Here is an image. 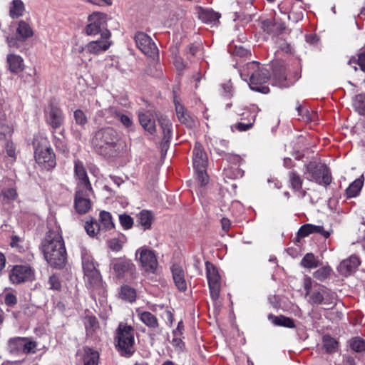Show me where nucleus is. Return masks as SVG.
<instances>
[{
  "instance_id": "49",
  "label": "nucleus",
  "mask_w": 365,
  "mask_h": 365,
  "mask_svg": "<svg viewBox=\"0 0 365 365\" xmlns=\"http://www.w3.org/2000/svg\"><path fill=\"white\" fill-rule=\"evenodd\" d=\"M350 346L356 352L365 351V341L359 338H354L350 342Z\"/></svg>"
},
{
  "instance_id": "10",
  "label": "nucleus",
  "mask_w": 365,
  "mask_h": 365,
  "mask_svg": "<svg viewBox=\"0 0 365 365\" xmlns=\"http://www.w3.org/2000/svg\"><path fill=\"white\" fill-rule=\"evenodd\" d=\"M206 272L210 296L212 299H218L220 290V277L216 267L210 262H206Z\"/></svg>"
},
{
  "instance_id": "42",
  "label": "nucleus",
  "mask_w": 365,
  "mask_h": 365,
  "mask_svg": "<svg viewBox=\"0 0 365 365\" xmlns=\"http://www.w3.org/2000/svg\"><path fill=\"white\" fill-rule=\"evenodd\" d=\"M274 78L276 79L279 86L287 87L288 86L286 83L287 76L283 68H275L274 69Z\"/></svg>"
},
{
  "instance_id": "26",
  "label": "nucleus",
  "mask_w": 365,
  "mask_h": 365,
  "mask_svg": "<svg viewBox=\"0 0 365 365\" xmlns=\"http://www.w3.org/2000/svg\"><path fill=\"white\" fill-rule=\"evenodd\" d=\"M247 114L250 118H249V122H239L235 125L232 126V130L235 128L240 132L247 131L252 128L254 123L255 121L257 114L254 112H251L250 110H245L242 113V116H245Z\"/></svg>"
},
{
  "instance_id": "19",
  "label": "nucleus",
  "mask_w": 365,
  "mask_h": 365,
  "mask_svg": "<svg viewBox=\"0 0 365 365\" xmlns=\"http://www.w3.org/2000/svg\"><path fill=\"white\" fill-rule=\"evenodd\" d=\"M208 163V158L204 151L202 145L196 143L193 150V167L194 169L206 168Z\"/></svg>"
},
{
  "instance_id": "4",
  "label": "nucleus",
  "mask_w": 365,
  "mask_h": 365,
  "mask_svg": "<svg viewBox=\"0 0 365 365\" xmlns=\"http://www.w3.org/2000/svg\"><path fill=\"white\" fill-rule=\"evenodd\" d=\"M119 137L116 130L113 128L106 127L96 133L92 143L97 152L107 155L116 146Z\"/></svg>"
},
{
  "instance_id": "61",
  "label": "nucleus",
  "mask_w": 365,
  "mask_h": 365,
  "mask_svg": "<svg viewBox=\"0 0 365 365\" xmlns=\"http://www.w3.org/2000/svg\"><path fill=\"white\" fill-rule=\"evenodd\" d=\"M108 243L110 249L114 252H119L122 249V244L117 239H112Z\"/></svg>"
},
{
  "instance_id": "63",
  "label": "nucleus",
  "mask_w": 365,
  "mask_h": 365,
  "mask_svg": "<svg viewBox=\"0 0 365 365\" xmlns=\"http://www.w3.org/2000/svg\"><path fill=\"white\" fill-rule=\"evenodd\" d=\"M313 232L319 233L322 235L325 238H328L330 236V232L329 231H326L324 230L322 226L319 225H313Z\"/></svg>"
},
{
  "instance_id": "23",
  "label": "nucleus",
  "mask_w": 365,
  "mask_h": 365,
  "mask_svg": "<svg viewBox=\"0 0 365 365\" xmlns=\"http://www.w3.org/2000/svg\"><path fill=\"white\" fill-rule=\"evenodd\" d=\"M139 319L150 329H157L159 326L158 319L155 315L149 312L136 311Z\"/></svg>"
},
{
  "instance_id": "27",
  "label": "nucleus",
  "mask_w": 365,
  "mask_h": 365,
  "mask_svg": "<svg viewBox=\"0 0 365 365\" xmlns=\"http://www.w3.org/2000/svg\"><path fill=\"white\" fill-rule=\"evenodd\" d=\"M99 353L91 348L83 349V365H98Z\"/></svg>"
},
{
  "instance_id": "38",
  "label": "nucleus",
  "mask_w": 365,
  "mask_h": 365,
  "mask_svg": "<svg viewBox=\"0 0 365 365\" xmlns=\"http://www.w3.org/2000/svg\"><path fill=\"white\" fill-rule=\"evenodd\" d=\"M353 106L358 113L365 115V95H356L353 100Z\"/></svg>"
},
{
  "instance_id": "29",
  "label": "nucleus",
  "mask_w": 365,
  "mask_h": 365,
  "mask_svg": "<svg viewBox=\"0 0 365 365\" xmlns=\"http://www.w3.org/2000/svg\"><path fill=\"white\" fill-rule=\"evenodd\" d=\"M24 10V4L21 0H13L9 9V16L12 19L19 18L23 16Z\"/></svg>"
},
{
  "instance_id": "2",
  "label": "nucleus",
  "mask_w": 365,
  "mask_h": 365,
  "mask_svg": "<svg viewBox=\"0 0 365 365\" xmlns=\"http://www.w3.org/2000/svg\"><path fill=\"white\" fill-rule=\"evenodd\" d=\"M303 287L306 296L309 297L308 302L312 305L324 304L330 309L335 304V294L324 286L314 282L310 277H305Z\"/></svg>"
},
{
  "instance_id": "43",
  "label": "nucleus",
  "mask_w": 365,
  "mask_h": 365,
  "mask_svg": "<svg viewBox=\"0 0 365 365\" xmlns=\"http://www.w3.org/2000/svg\"><path fill=\"white\" fill-rule=\"evenodd\" d=\"M324 348L327 353L336 351L337 348V341L329 336H325L323 339Z\"/></svg>"
},
{
  "instance_id": "15",
  "label": "nucleus",
  "mask_w": 365,
  "mask_h": 365,
  "mask_svg": "<svg viewBox=\"0 0 365 365\" xmlns=\"http://www.w3.org/2000/svg\"><path fill=\"white\" fill-rule=\"evenodd\" d=\"M102 41H90L87 43L86 52L89 54L99 55L106 51L112 45L110 41L111 33L109 30H104L102 33Z\"/></svg>"
},
{
  "instance_id": "54",
  "label": "nucleus",
  "mask_w": 365,
  "mask_h": 365,
  "mask_svg": "<svg viewBox=\"0 0 365 365\" xmlns=\"http://www.w3.org/2000/svg\"><path fill=\"white\" fill-rule=\"evenodd\" d=\"M312 233H314L313 232V225L305 224L299 228V230L297 232V235L299 237H305Z\"/></svg>"
},
{
  "instance_id": "13",
  "label": "nucleus",
  "mask_w": 365,
  "mask_h": 365,
  "mask_svg": "<svg viewBox=\"0 0 365 365\" xmlns=\"http://www.w3.org/2000/svg\"><path fill=\"white\" fill-rule=\"evenodd\" d=\"M93 191L87 189H76L74 199V207L79 214H85L91 208L90 196Z\"/></svg>"
},
{
  "instance_id": "37",
  "label": "nucleus",
  "mask_w": 365,
  "mask_h": 365,
  "mask_svg": "<svg viewBox=\"0 0 365 365\" xmlns=\"http://www.w3.org/2000/svg\"><path fill=\"white\" fill-rule=\"evenodd\" d=\"M269 319H272V322L277 326L294 328L295 327L294 322L292 319L284 316L273 317L269 316Z\"/></svg>"
},
{
  "instance_id": "35",
  "label": "nucleus",
  "mask_w": 365,
  "mask_h": 365,
  "mask_svg": "<svg viewBox=\"0 0 365 365\" xmlns=\"http://www.w3.org/2000/svg\"><path fill=\"white\" fill-rule=\"evenodd\" d=\"M363 181L361 179L355 180L346 190L347 197H354L359 195L363 186Z\"/></svg>"
},
{
  "instance_id": "8",
  "label": "nucleus",
  "mask_w": 365,
  "mask_h": 365,
  "mask_svg": "<svg viewBox=\"0 0 365 365\" xmlns=\"http://www.w3.org/2000/svg\"><path fill=\"white\" fill-rule=\"evenodd\" d=\"M106 15L102 13H93L88 19V24L85 28V32L88 36H96L104 30H108L106 25Z\"/></svg>"
},
{
  "instance_id": "3",
  "label": "nucleus",
  "mask_w": 365,
  "mask_h": 365,
  "mask_svg": "<svg viewBox=\"0 0 365 365\" xmlns=\"http://www.w3.org/2000/svg\"><path fill=\"white\" fill-rule=\"evenodd\" d=\"M240 76L245 81H247V77L250 76L249 86L252 90L262 93H269V88L263 84L269 81V71L259 63L252 61L247 63Z\"/></svg>"
},
{
  "instance_id": "33",
  "label": "nucleus",
  "mask_w": 365,
  "mask_h": 365,
  "mask_svg": "<svg viewBox=\"0 0 365 365\" xmlns=\"http://www.w3.org/2000/svg\"><path fill=\"white\" fill-rule=\"evenodd\" d=\"M220 17V14L210 9L203 10L200 14V18L206 23L215 24Z\"/></svg>"
},
{
  "instance_id": "12",
  "label": "nucleus",
  "mask_w": 365,
  "mask_h": 365,
  "mask_svg": "<svg viewBox=\"0 0 365 365\" xmlns=\"http://www.w3.org/2000/svg\"><path fill=\"white\" fill-rule=\"evenodd\" d=\"M137 47L145 55L150 57L158 56V50L152 38L143 32H137L135 35Z\"/></svg>"
},
{
  "instance_id": "7",
  "label": "nucleus",
  "mask_w": 365,
  "mask_h": 365,
  "mask_svg": "<svg viewBox=\"0 0 365 365\" xmlns=\"http://www.w3.org/2000/svg\"><path fill=\"white\" fill-rule=\"evenodd\" d=\"M110 266L118 279H133L136 274V267L133 262L125 257L115 258L111 260Z\"/></svg>"
},
{
  "instance_id": "55",
  "label": "nucleus",
  "mask_w": 365,
  "mask_h": 365,
  "mask_svg": "<svg viewBox=\"0 0 365 365\" xmlns=\"http://www.w3.org/2000/svg\"><path fill=\"white\" fill-rule=\"evenodd\" d=\"M119 220H120L121 225L125 229H130L133 226V220L132 217L126 214L120 215L119 216Z\"/></svg>"
},
{
  "instance_id": "60",
  "label": "nucleus",
  "mask_w": 365,
  "mask_h": 365,
  "mask_svg": "<svg viewBox=\"0 0 365 365\" xmlns=\"http://www.w3.org/2000/svg\"><path fill=\"white\" fill-rule=\"evenodd\" d=\"M117 120H120V123L126 128H130L133 125V121L130 116L123 114L122 112Z\"/></svg>"
},
{
  "instance_id": "32",
  "label": "nucleus",
  "mask_w": 365,
  "mask_h": 365,
  "mask_svg": "<svg viewBox=\"0 0 365 365\" xmlns=\"http://www.w3.org/2000/svg\"><path fill=\"white\" fill-rule=\"evenodd\" d=\"M119 294L122 299L128 302H133L136 299L135 289L128 285H123L121 287Z\"/></svg>"
},
{
  "instance_id": "21",
  "label": "nucleus",
  "mask_w": 365,
  "mask_h": 365,
  "mask_svg": "<svg viewBox=\"0 0 365 365\" xmlns=\"http://www.w3.org/2000/svg\"><path fill=\"white\" fill-rule=\"evenodd\" d=\"M34 34L33 29L29 23L21 20L18 23L16 31V39L20 41H25Z\"/></svg>"
},
{
  "instance_id": "14",
  "label": "nucleus",
  "mask_w": 365,
  "mask_h": 365,
  "mask_svg": "<svg viewBox=\"0 0 365 365\" xmlns=\"http://www.w3.org/2000/svg\"><path fill=\"white\" fill-rule=\"evenodd\" d=\"M35 159L38 164L46 169H51L56 165V158L51 148L48 147L38 146L35 150Z\"/></svg>"
},
{
  "instance_id": "40",
  "label": "nucleus",
  "mask_w": 365,
  "mask_h": 365,
  "mask_svg": "<svg viewBox=\"0 0 365 365\" xmlns=\"http://www.w3.org/2000/svg\"><path fill=\"white\" fill-rule=\"evenodd\" d=\"M289 179L292 188L294 190H300L302 187L303 180L300 175L295 171L289 173Z\"/></svg>"
},
{
  "instance_id": "5",
  "label": "nucleus",
  "mask_w": 365,
  "mask_h": 365,
  "mask_svg": "<svg viewBox=\"0 0 365 365\" xmlns=\"http://www.w3.org/2000/svg\"><path fill=\"white\" fill-rule=\"evenodd\" d=\"M304 175L306 178L320 185L327 186L331 182V175L326 165L315 161L305 165Z\"/></svg>"
},
{
  "instance_id": "58",
  "label": "nucleus",
  "mask_w": 365,
  "mask_h": 365,
  "mask_svg": "<svg viewBox=\"0 0 365 365\" xmlns=\"http://www.w3.org/2000/svg\"><path fill=\"white\" fill-rule=\"evenodd\" d=\"M178 118L182 123L185 124L189 127H192L195 124L194 120L187 113L186 111L182 113L178 114Z\"/></svg>"
},
{
  "instance_id": "44",
  "label": "nucleus",
  "mask_w": 365,
  "mask_h": 365,
  "mask_svg": "<svg viewBox=\"0 0 365 365\" xmlns=\"http://www.w3.org/2000/svg\"><path fill=\"white\" fill-rule=\"evenodd\" d=\"M349 65H352L353 68L355 71L357 70V68L356 67V64H358L360 66V68L361 71L365 72V51L361 52L358 55V58H356L355 57L351 58L348 63Z\"/></svg>"
},
{
  "instance_id": "52",
  "label": "nucleus",
  "mask_w": 365,
  "mask_h": 365,
  "mask_svg": "<svg viewBox=\"0 0 365 365\" xmlns=\"http://www.w3.org/2000/svg\"><path fill=\"white\" fill-rule=\"evenodd\" d=\"M297 110L298 111L299 115H301L307 122H309L312 120L313 117L315 115V113H310L309 110H307L306 108L302 107V106H299L297 108Z\"/></svg>"
},
{
  "instance_id": "48",
  "label": "nucleus",
  "mask_w": 365,
  "mask_h": 365,
  "mask_svg": "<svg viewBox=\"0 0 365 365\" xmlns=\"http://www.w3.org/2000/svg\"><path fill=\"white\" fill-rule=\"evenodd\" d=\"M120 113L121 111L117 107L111 106L105 110L104 115L106 119L113 121V120H117Z\"/></svg>"
},
{
  "instance_id": "59",
  "label": "nucleus",
  "mask_w": 365,
  "mask_h": 365,
  "mask_svg": "<svg viewBox=\"0 0 365 365\" xmlns=\"http://www.w3.org/2000/svg\"><path fill=\"white\" fill-rule=\"evenodd\" d=\"M21 242V239L16 235H14L11 237L10 245L11 247L15 248L19 252L24 251V247L20 244Z\"/></svg>"
},
{
  "instance_id": "46",
  "label": "nucleus",
  "mask_w": 365,
  "mask_h": 365,
  "mask_svg": "<svg viewBox=\"0 0 365 365\" xmlns=\"http://www.w3.org/2000/svg\"><path fill=\"white\" fill-rule=\"evenodd\" d=\"M73 118L77 125L84 127L88 123V118L86 113L81 109L74 111Z\"/></svg>"
},
{
  "instance_id": "51",
  "label": "nucleus",
  "mask_w": 365,
  "mask_h": 365,
  "mask_svg": "<svg viewBox=\"0 0 365 365\" xmlns=\"http://www.w3.org/2000/svg\"><path fill=\"white\" fill-rule=\"evenodd\" d=\"M206 168L195 169L197 180L200 182L201 186H205L208 183L209 178L205 171Z\"/></svg>"
},
{
  "instance_id": "18",
  "label": "nucleus",
  "mask_w": 365,
  "mask_h": 365,
  "mask_svg": "<svg viewBox=\"0 0 365 365\" xmlns=\"http://www.w3.org/2000/svg\"><path fill=\"white\" fill-rule=\"evenodd\" d=\"M359 264V259L356 256L352 255L341 261L337 269L341 275L347 277L354 272Z\"/></svg>"
},
{
  "instance_id": "1",
  "label": "nucleus",
  "mask_w": 365,
  "mask_h": 365,
  "mask_svg": "<svg viewBox=\"0 0 365 365\" xmlns=\"http://www.w3.org/2000/svg\"><path fill=\"white\" fill-rule=\"evenodd\" d=\"M45 259L55 268H62L66 264V252L63 237L58 230L47 232L41 244Z\"/></svg>"
},
{
  "instance_id": "6",
  "label": "nucleus",
  "mask_w": 365,
  "mask_h": 365,
  "mask_svg": "<svg viewBox=\"0 0 365 365\" xmlns=\"http://www.w3.org/2000/svg\"><path fill=\"white\" fill-rule=\"evenodd\" d=\"M116 346L121 351V355L130 356L134 352V329L131 326L120 324L116 330Z\"/></svg>"
},
{
  "instance_id": "56",
  "label": "nucleus",
  "mask_w": 365,
  "mask_h": 365,
  "mask_svg": "<svg viewBox=\"0 0 365 365\" xmlns=\"http://www.w3.org/2000/svg\"><path fill=\"white\" fill-rule=\"evenodd\" d=\"M4 302L8 307H14L17 304L16 296L12 292H6L4 295Z\"/></svg>"
},
{
  "instance_id": "39",
  "label": "nucleus",
  "mask_w": 365,
  "mask_h": 365,
  "mask_svg": "<svg viewBox=\"0 0 365 365\" xmlns=\"http://www.w3.org/2000/svg\"><path fill=\"white\" fill-rule=\"evenodd\" d=\"M301 265L308 269L316 268L319 266L318 261L312 253H307L301 261Z\"/></svg>"
},
{
  "instance_id": "47",
  "label": "nucleus",
  "mask_w": 365,
  "mask_h": 365,
  "mask_svg": "<svg viewBox=\"0 0 365 365\" xmlns=\"http://www.w3.org/2000/svg\"><path fill=\"white\" fill-rule=\"evenodd\" d=\"M37 343L27 337V340L24 341L22 354H29L36 352Z\"/></svg>"
},
{
  "instance_id": "20",
  "label": "nucleus",
  "mask_w": 365,
  "mask_h": 365,
  "mask_svg": "<svg viewBox=\"0 0 365 365\" xmlns=\"http://www.w3.org/2000/svg\"><path fill=\"white\" fill-rule=\"evenodd\" d=\"M84 279L88 288L97 292L98 294L104 292L102 278L99 272H94V273L85 275Z\"/></svg>"
},
{
  "instance_id": "50",
  "label": "nucleus",
  "mask_w": 365,
  "mask_h": 365,
  "mask_svg": "<svg viewBox=\"0 0 365 365\" xmlns=\"http://www.w3.org/2000/svg\"><path fill=\"white\" fill-rule=\"evenodd\" d=\"M48 289L54 291H59L61 288V283L59 278L56 275H52L48 280Z\"/></svg>"
},
{
  "instance_id": "36",
  "label": "nucleus",
  "mask_w": 365,
  "mask_h": 365,
  "mask_svg": "<svg viewBox=\"0 0 365 365\" xmlns=\"http://www.w3.org/2000/svg\"><path fill=\"white\" fill-rule=\"evenodd\" d=\"M100 220L101 230H111L114 227V223L112 220L111 215L108 212L102 211L100 213Z\"/></svg>"
},
{
  "instance_id": "34",
  "label": "nucleus",
  "mask_w": 365,
  "mask_h": 365,
  "mask_svg": "<svg viewBox=\"0 0 365 365\" xmlns=\"http://www.w3.org/2000/svg\"><path fill=\"white\" fill-rule=\"evenodd\" d=\"M153 217L151 213L147 210H143L138 217V222L143 230L149 229L152 225Z\"/></svg>"
},
{
  "instance_id": "64",
  "label": "nucleus",
  "mask_w": 365,
  "mask_h": 365,
  "mask_svg": "<svg viewBox=\"0 0 365 365\" xmlns=\"http://www.w3.org/2000/svg\"><path fill=\"white\" fill-rule=\"evenodd\" d=\"M6 154L9 157L11 158L13 160L16 158V151L15 148L12 143H7L6 146Z\"/></svg>"
},
{
  "instance_id": "57",
  "label": "nucleus",
  "mask_w": 365,
  "mask_h": 365,
  "mask_svg": "<svg viewBox=\"0 0 365 365\" xmlns=\"http://www.w3.org/2000/svg\"><path fill=\"white\" fill-rule=\"evenodd\" d=\"M86 48L87 44L86 46L76 44L72 48V52L74 54L78 55L80 58H83L86 57V54L88 53L86 52Z\"/></svg>"
},
{
  "instance_id": "24",
  "label": "nucleus",
  "mask_w": 365,
  "mask_h": 365,
  "mask_svg": "<svg viewBox=\"0 0 365 365\" xmlns=\"http://www.w3.org/2000/svg\"><path fill=\"white\" fill-rule=\"evenodd\" d=\"M27 340V337H13L7 341V350L9 353L15 355L22 354L24 341Z\"/></svg>"
},
{
  "instance_id": "31",
  "label": "nucleus",
  "mask_w": 365,
  "mask_h": 365,
  "mask_svg": "<svg viewBox=\"0 0 365 365\" xmlns=\"http://www.w3.org/2000/svg\"><path fill=\"white\" fill-rule=\"evenodd\" d=\"M82 265L84 272V276L94 273V272H98L96 267L93 259L87 255L82 256Z\"/></svg>"
},
{
  "instance_id": "45",
  "label": "nucleus",
  "mask_w": 365,
  "mask_h": 365,
  "mask_svg": "<svg viewBox=\"0 0 365 365\" xmlns=\"http://www.w3.org/2000/svg\"><path fill=\"white\" fill-rule=\"evenodd\" d=\"M331 272L329 266H324L314 272V277L319 281H323L329 277Z\"/></svg>"
},
{
  "instance_id": "25",
  "label": "nucleus",
  "mask_w": 365,
  "mask_h": 365,
  "mask_svg": "<svg viewBox=\"0 0 365 365\" xmlns=\"http://www.w3.org/2000/svg\"><path fill=\"white\" fill-rule=\"evenodd\" d=\"M6 59L11 72L19 73L24 70V60L21 56L16 54H9Z\"/></svg>"
},
{
  "instance_id": "30",
  "label": "nucleus",
  "mask_w": 365,
  "mask_h": 365,
  "mask_svg": "<svg viewBox=\"0 0 365 365\" xmlns=\"http://www.w3.org/2000/svg\"><path fill=\"white\" fill-rule=\"evenodd\" d=\"M139 121L145 130L153 134L155 132V121L150 118L148 113L139 114Z\"/></svg>"
},
{
  "instance_id": "11",
  "label": "nucleus",
  "mask_w": 365,
  "mask_h": 365,
  "mask_svg": "<svg viewBox=\"0 0 365 365\" xmlns=\"http://www.w3.org/2000/svg\"><path fill=\"white\" fill-rule=\"evenodd\" d=\"M9 279L13 284H21L34 279V270L28 265H16L9 273Z\"/></svg>"
},
{
  "instance_id": "17",
  "label": "nucleus",
  "mask_w": 365,
  "mask_h": 365,
  "mask_svg": "<svg viewBox=\"0 0 365 365\" xmlns=\"http://www.w3.org/2000/svg\"><path fill=\"white\" fill-rule=\"evenodd\" d=\"M46 122L52 128H59L64 122V115L62 110L56 106H51L46 115Z\"/></svg>"
},
{
  "instance_id": "22",
  "label": "nucleus",
  "mask_w": 365,
  "mask_h": 365,
  "mask_svg": "<svg viewBox=\"0 0 365 365\" xmlns=\"http://www.w3.org/2000/svg\"><path fill=\"white\" fill-rule=\"evenodd\" d=\"M172 273L177 288L181 292L185 291L187 289V283L185 279L182 268L178 265H174L172 267Z\"/></svg>"
},
{
  "instance_id": "41",
  "label": "nucleus",
  "mask_w": 365,
  "mask_h": 365,
  "mask_svg": "<svg viewBox=\"0 0 365 365\" xmlns=\"http://www.w3.org/2000/svg\"><path fill=\"white\" fill-rule=\"evenodd\" d=\"M84 227L86 232L90 236H95L101 230V227H100V225L93 219H91L90 221H87Z\"/></svg>"
},
{
  "instance_id": "9",
  "label": "nucleus",
  "mask_w": 365,
  "mask_h": 365,
  "mask_svg": "<svg viewBox=\"0 0 365 365\" xmlns=\"http://www.w3.org/2000/svg\"><path fill=\"white\" fill-rule=\"evenodd\" d=\"M136 257L139 258L143 269L150 273H155L158 262L155 252L146 247H140L135 252Z\"/></svg>"
},
{
  "instance_id": "16",
  "label": "nucleus",
  "mask_w": 365,
  "mask_h": 365,
  "mask_svg": "<svg viewBox=\"0 0 365 365\" xmlns=\"http://www.w3.org/2000/svg\"><path fill=\"white\" fill-rule=\"evenodd\" d=\"M74 172L78 179L76 189H87V190H91L92 187L87 173L83 163L79 160L74 161Z\"/></svg>"
},
{
  "instance_id": "62",
  "label": "nucleus",
  "mask_w": 365,
  "mask_h": 365,
  "mask_svg": "<svg viewBox=\"0 0 365 365\" xmlns=\"http://www.w3.org/2000/svg\"><path fill=\"white\" fill-rule=\"evenodd\" d=\"M232 53L235 55H237V56H239L241 57L246 56L248 54H250V51L247 49L243 48L242 46H235V48L232 51Z\"/></svg>"
},
{
  "instance_id": "28",
  "label": "nucleus",
  "mask_w": 365,
  "mask_h": 365,
  "mask_svg": "<svg viewBox=\"0 0 365 365\" xmlns=\"http://www.w3.org/2000/svg\"><path fill=\"white\" fill-rule=\"evenodd\" d=\"M158 121L163 133V140L168 143L172 138L173 125L170 120L165 117H160Z\"/></svg>"
},
{
  "instance_id": "53",
  "label": "nucleus",
  "mask_w": 365,
  "mask_h": 365,
  "mask_svg": "<svg viewBox=\"0 0 365 365\" xmlns=\"http://www.w3.org/2000/svg\"><path fill=\"white\" fill-rule=\"evenodd\" d=\"M1 195L4 199L8 200H14L17 196V192L15 188H4L1 190Z\"/></svg>"
}]
</instances>
